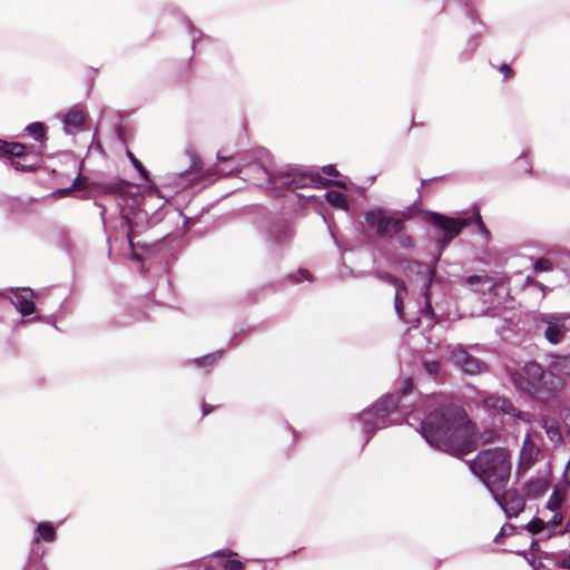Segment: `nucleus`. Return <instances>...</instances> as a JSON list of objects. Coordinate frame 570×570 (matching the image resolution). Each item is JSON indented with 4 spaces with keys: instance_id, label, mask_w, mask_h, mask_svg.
<instances>
[{
    "instance_id": "1",
    "label": "nucleus",
    "mask_w": 570,
    "mask_h": 570,
    "mask_svg": "<svg viewBox=\"0 0 570 570\" xmlns=\"http://www.w3.org/2000/svg\"><path fill=\"white\" fill-rule=\"evenodd\" d=\"M426 406L429 413L420 423V433L431 446L452 455H463L474 449L478 438L464 411L441 404L435 396L426 397Z\"/></svg>"
},
{
    "instance_id": "2",
    "label": "nucleus",
    "mask_w": 570,
    "mask_h": 570,
    "mask_svg": "<svg viewBox=\"0 0 570 570\" xmlns=\"http://www.w3.org/2000/svg\"><path fill=\"white\" fill-rule=\"evenodd\" d=\"M470 468L488 489L494 492L493 487H503L510 479V453L503 448L484 450L471 462Z\"/></svg>"
},
{
    "instance_id": "3",
    "label": "nucleus",
    "mask_w": 570,
    "mask_h": 570,
    "mask_svg": "<svg viewBox=\"0 0 570 570\" xmlns=\"http://www.w3.org/2000/svg\"><path fill=\"white\" fill-rule=\"evenodd\" d=\"M399 399L389 395L381 399L371 409L364 411L358 419L364 423L366 430V442L371 435L377 430L391 424L399 423Z\"/></svg>"
},
{
    "instance_id": "4",
    "label": "nucleus",
    "mask_w": 570,
    "mask_h": 570,
    "mask_svg": "<svg viewBox=\"0 0 570 570\" xmlns=\"http://www.w3.org/2000/svg\"><path fill=\"white\" fill-rule=\"evenodd\" d=\"M428 222L441 234L438 239L440 254L461 233L462 228L472 223L471 218H451L439 213L428 214Z\"/></svg>"
},
{
    "instance_id": "5",
    "label": "nucleus",
    "mask_w": 570,
    "mask_h": 570,
    "mask_svg": "<svg viewBox=\"0 0 570 570\" xmlns=\"http://www.w3.org/2000/svg\"><path fill=\"white\" fill-rule=\"evenodd\" d=\"M281 184L291 190L305 188L311 185L327 188L330 186L345 187L342 180H331L316 173H291L281 175Z\"/></svg>"
},
{
    "instance_id": "6",
    "label": "nucleus",
    "mask_w": 570,
    "mask_h": 570,
    "mask_svg": "<svg viewBox=\"0 0 570 570\" xmlns=\"http://www.w3.org/2000/svg\"><path fill=\"white\" fill-rule=\"evenodd\" d=\"M365 219L368 226L382 236L396 234L403 226V218L391 216L381 208L367 212Z\"/></svg>"
},
{
    "instance_id": "7",
    "label": "nucleus",
    "mask_w": 570,
    "mask_h": 570,
    "mask_svg": "<svg viewBox=\"0 0 570 570\" xmlns=\"http://www.w3.org/2000/svg\"><path fill=\"white\" fill-rule=\"evenodd\" d=\"M483 406L485 412L490 416H493L494 420L504 415L518 417L524 422H530L532 420L529 413L517 410L508 400L499 396L487 397L483 402Z\"/></svg>"
},
{
    "instance_id": "8",
    "label": "nucleus",
    "mask_w": 570,
    "mask_h": 570,
    "mask_svg": "<svg viewBox=\"0 0 570 570\" xmlns=\"http://www.w3.org/2000/svg\"><path fill=\"white\" fill-rule=\"evenodd\" d=\"M542 373L543 370L538 363L528 362L524 364L521 372L511 374V380L518 390L532 394Z\"/></svg>"
},
{
    "instance_id": "9",
    "label": "nucleus",
    "mask_w": 570,
    "mask_h": 570,
    "mask_svg": "<svg viewBox=\"0 0 570 570\" xmlns=\"http://www.w3.org/2000/svg\"><path fill=\"white\" fill-rule=\"evenodd\" d=\"M540 321L546 324L544 337L551 344L562 342L566 332L570 331V314L546 315Z\"/></svg>"
},
{
    "instance_id": "10",
    "label": "nucleus",
    "mask_w": 570,
    "mask_h": 570,
    "mask_svg": "<svg viewBox=\"0 0 570 570\" xmlns=\"http://www.w3.org/2000/svg\"><path fill=\"white\" fill-rule=\"evenodd\" d=\"M553 372L554 371L549 368V371L547 373L543 372L539 379L540 381L532 395H534L540 401H548L563 387L564 380Z\"/></svg>"
},
{
    "instance_id": "11",
    "label": "nucleus",
    "mask_w": 570,
    "mask_h": 570,
    "mask_svg": "<svg viewBox=\"0 0 570 570\" xmlns=\"http://www.w3.org/2000/svg\"><path fill=\"white\" fill-rule=\"evenodd\" d=\"M492 493L508 518L517 517L524 510L525 499L518 490H509L503 494Z\"/></svg>"
},
{
    "instance_id": "12",
    "label": "nucleus",
    "mask_w": 570,
    "mask_h": 570,
    "mask_svg": "<svg viewBox=\"0 0 570 570\" xmlns=\"http://www.w3.org/2000/svg\"><path fill=\"white\" fill-rule=\"evenodd\" d=\"M566 494L562 491L554 490L548 502L544 507V513H550V517L547 519V523L552 527H558L563 521V514L561 512L562 505L564 503Z\"/></svg>"
},
{
    "instance_id": "13",
    "label": "nucleus",
    "mask_w": 570,
    "mask_h": 570,
    "mask_svg": "<svg viewBox=\"0 0 570 570\" xmlns=\"http://www.w3.org/2000/svg\"><path fill=\"white\" fill-rule=\"evenodd\" d=\"M13 294L12 304L18 308V311L23 315H31L35 309V298L36 295L30 288H16L11 289Z\"/></svg>"
},
{
    "instance_id": "14",
    "label": "nucleus",
    "mask_w": 570,
    "mask_h": 570,
    "mask_svg": "<svg viewBox=\"0 0 570 570\" xmlns=\"http://www.w3.org/2000/svg\"><path fill=\"white\" fill-rule=\"evenodd\" d=\"M539 449L533 443L530 434H527L523 444L520 451L519 464L517 468V473L522 474L529 470V468L534 462L535 456L538 455Z\"/></svg>"
},
{
    "instance_id": "15",
    "label": "nucleus",
    "mask_w": 570,
    "mask_h": 570,
    "mask_svg": "<svg viewBox=\"0 0 570 570\" xmlns=\"http://www.w3.org/2000/svg\"><path fill=\"white\" fill-rule=\"evenodd\" d=\"M450 360L458 366H460L465 373L474 374L479 372L481 365L480 362L471 357L465 350L458 347L451 352Z\"/></svg>"
},
{
    "instance_id": "16",
    "label": "nucleus",
    "mask_w": 570,
    "mask_h": 570,
    "mask_svg": "<svg viewBox=\"0 0 570 570\" xmlns=\"http://www.w3.org/2000/svg\"><path fill=\"white\" fill-rule=\"evenodd\" d=\"M550 488V474L546 473L535 478H531L525 482L523 491L530 499H537L548 492Z\"/></svg>"
},
{
    "instance_id": "17",
    "label": "nucleus",
    "mask_w": 570,
    "mask_h": 570,
    "mask_svg": "<svg viewBox=\"0 0 570 570\" xmlns=\"http://www.w3.org/2000/svg\"><path fill=\"white\" fill-rule=\"evenodd\" d=\"M87 119V112L83 107L77 105L68 110L65 116V126L72 129L81 128Z\"/></svg>"
},
{
    "instance_id": "18",
    "label": "nucleus",
    "mask_w": 570,
    "mask_h": 570,
    "mask_svg": "<svg viewBox=\"0 0 570 570\" xmlns=\"http://www.w3.org/2000/svg\"><path fill=\"white\" fill-rule=\"evenodd\" d=\"M549 368L560 377H570V355H557L550 361Z\"/></svg>"
},
{
    "instance_id": "19",
    "label": "nucleus",
    "mask_w": 570,
    "mask_h": 570,
    "mask_svg": "<svg viewBox=\"0 0 570 570\" xmlns=\"http://www.w3.org/2000/svg\"><path fill=\"white\" fill-rule=\"evenodd\" d=\"M217 160L220 163L225 161H234V166L229 169L225 168H217L215 171L219 174L220 176H228L233 174H237L242 170L243 164L240 161V154L233 155V156H225L222 151L217 154Z\"/></svg>"
},
{
    "instance_id": "20",
    "label": "nucleus",
    "mask_w": 570,
    "mask_h": 570,
    "mask_svg": "<svg viewBox=\"0 0 570 570\" xmlns=\"http://www.w3.org/2000/svg\"><path fill=\"white\" fill-rule=\"evenodd\" d=\"M389 281L395 287L394 308H395V312L397 313L399 317L402 318L403 317V295H405L407 292L406 287L401 281H399L392 276L389 277Z\"/></svg>"
},
{
    "instance_id": "21",
    "label": "nucleus",
    "mask_w": 570,
    "mask_h": 570,
    "mask_svg": "<svg viewBox=\"0 0 570 570\" xmlns=\"http://www.w3.org/2000/svg\"><path fill=\"white\" fill-rule=\"evenodd\" d=\"M423 274L425 275V279L423 283V295L425 298V307H424V309H422V314H431L430 286L432 284V281L434 277V271L428 266H424Z\"/></svg>"
},
{
    "instance_id": "22",
    "label": "nucleus",
    "mask_w": 570,
    "mask_h": 570,
    "mask_svg": "<svg viewBox=\"0 0 570 570\" xmlns=\"http://www.w3.org/2000/svg\"><path fill=\"white\" fill-rule=\"evenodd\" d=\"M541 426L546 430L547 436L553 444H558L562 441L560 428L557 422L542 417Z\"/></svg>"
},
{
    "instance_id": "23",
    "label": "nucleus",
    "mask_w": 570,
    "mask_h": 570,
    "mask_svg": "<svg viewBox=\"0 0 570 570\" xmlns=\"http://www.w3.org/2000/svg\"><path fill=\"white\" fill-rule=\"evenodd\" d=\"M38 537L35 539L36 542H39L40 539L52 542L56 540L57 532L55 527L50 522H41L37 527Z\"/></svg>"
},
{
    "instance_id": "24",
    "label": "nucleus",
    "mask_w": 570,
    "mask_h": 570,
    "mask_svg": "<svg viewBox=\"0 0 570 570\" xmlns=\"http://www.w3.org/2000/svg\"><path fill=\"white\" fill-rule=\"evenodd\" d=\"M173 73L178 81H188L191 76L190 60H185L181 63L173 66Z\"/></svg>"
},
{
    "instance_id": "25",
    "label": "nucleus",
    "mask_w": 570,
    "mask_h": 570,
    "mask_svg": "<svg viewBox=\"0 0 570 570\" xmlns=\"http://www.w3.org/2000/svg\"><path fill=\"white\" fill-rule=\"evenodd\" d=\"M542 518H535L527 524V530L532 534L541 533L546 528H553L547 523V519L549 518L544 512H542Z\"/></svg>"
},
{
    "instance_id": "26",
    "label": "nucleus",
    "mask_w": 570,
    "mask_h": 570,
    "mask_svg": "<svg viewBox=\"0 0 570 570\" xmlns=\"http://www.w3.org/2000/svg\"><path fill=\"white\" fill-rule=\"evenodd\" d=\"M7 156L22 158L27 155V147L20 142H8L7 141Z\"/></svg>"
},
{
    "instance_id": "27",
    "label": "nucleus",
    "mask_w": 570,
    "mask_h": 570,
    "mask_svg": "<svg viewBox=\"0 0 570 570\" xmlns=\"http://www.w3.org/2000/svg\"><path fill=\"white\" fill-rule=\"evenodd\" d=\"M220 356L222 353L208 354L203 357L196 358L194 363L199 367H210L217 363Z\"/></svg>"
},
{
    "instance_id": "28",
    "label": "nucleus",
    "mask_w": 570,
    "mask_h": 570,
    "mask_svg": "<svg viewBox=\"0 0 570 570\" xmlns=\"http://www.w3.org/2000/svg\"><path fill=\"white\" fill-rule=\"evenodd\" d=\"M26 130L35 136L36 140H42L46 137V127L42 122H32L27 126Z\"/></svg>"
},
{
    "instance_id": "29",
    "label": "nucleus",
    "mask_w": 570,
    "mask_h": 570,
    "mask_svg": "<svg viewBox=\"0 0 570 570\" xmlns=\"http://www.w3.org/2000/svg\"><path fill=\"white\" fill-rule=\"evenodd\" d=\"M326 199L328 203H331L332 205H334L336 207L344 208L346 206V199H345L344 195L340 191H335V190L328 191L326 194Z\"/></svg>"
},
{
    "instance_id": "30",
    "label": "nucleus",
    "mask_w": 570,
    "mask_h": 570,
    "mask_svg": "<svg viewBox=\"0 0 570 570\" xmlns=\"http://www.w3.org/2000/svg\"><path fill=\"white\" fill-rule=\"evenodd\" d=\"M553 269V265L551 261L548 258H540L534 264V272L535 273H544V272H551Z\"/></svg>"
},
{
    "instance_id": "31",
    "label": "nucleus",
    "mask_w": 570,
    "mask_h": 570,
    "mask_svg": "<svg viewBox=\"0 0 570 570\" xmlns=\"http://www.w3.org/2000/svg\"><path fill=\"white\" fill-rule=\"evenodd\" d=\"M128 157L130 158L134 167L140 173L141 177L145 179V180H148V171L147 169L144 167V165L134 156L132 153L128 151Z\"/></svg>"
},
{
    "instance_id": "32",
    "label": "nucleus",
    "mask_w": 570,
    "mask_h": 570,
    "mask_svg": "<svg viewBox=\"0 0 570 570\" xmlns=\"http://www.w3.org/2000/svg\"><path fill=\"white\" fill-rule=\"evenodd\" d=\"M222 567L225 570H244V564L242 561L236 559H227L222 563Z\"/></svg>"
},
{
    "instance_id": "33",
    "label": "nucleus",
    "mask_w": 570,
    "mask_h": 570,
    "mask_svg": "<svg viewBox=\"0 0 570 570\" xmlns=\"http://www.w3.org/2000/svg\"><path fill=\"white\" fill-rule=\"evenodd\" d=\"M8 165L13 167L17 171H35L36 167L33 165H24L18 160L9 159Z\"/></svg>"
},
{
    "instance_id": "34",
    "label": "nucleus",
    "mask_w": 570,
    "mask_h": 570,
    "mask_svg": "<svg viewBox=\"0 0 570 570\" xmlns=\"http://www.w3.org/2000/svg\"><path fill=\"white\" fill-rule=\"evenodd\" d=\"M424 368L430 375H435L440 370V363L438 361H426Z\"/></svg>"
},
{
    "instance_id": "35",
    "label": "nucleus",
    "mask_w": 570,
    "mask_h": 570,
    "mask_svg": "<svg viewBox=\"0 0 570 570\" xmlns=\"http://www.w3.org/2000/svg\"><path fill=\"white\" fill-rule=\"evenodd\" d=\"M514 530H515V528L512 524H510V523L503 524L501 530L499 531V533L495 535L494 541H499V539L501 537L509 535V534L513 533Z\"/></svg>"
},
{
    "instance_id": "36",
    "label": "nucleus",
    "mask_w": 570,
    "mask_h": 570,
    "mask_svg": "<svg viewBox=\"0 0 570 570\" xmlns=\"http://www.w3.org/2000/svg\"><path fill=\"white\" fill-rule=\"evenodd\" d=\"M399 244L404 248H412L414 246V239L410 235H400L399 237Z\"/></svg>"
},
{
    "instance_id": "37",
    "label": "nucleus",
    "mask_w": 570,
    "mask_h": 570,
    "mask_svg": "<svg viewBox=\"0 0 570 570\" xmlns=\"http://www.w3.org/2000/svg\"><path fill=\"white\" fill-rule=\"evenodd\" d=\"M86 184H87V177L79 174L70 187L72 188V190H78V189L85 188Z\"/></svg>"
},
{
    "instance_id": "38",
    "label": "nucleus",
    "mask_w": 570,
    "mask_h": 570,
    "mask_svg": "<svg viewBox=\"0 0 570 570\" xmlns=\"http://www.w3.org/2000/svg\"><path fill=\"white\" fill-rule=\"evenodd\" d=\"M220 406H222V404L212 405V404L203 401V403H202V415H203V417L209 415L215 409H218Z\"/></svg>"
},
{
    "instance_id": "39",
    "label": "nucleus",
    "mask_w": 570,
    "mask_h": 570,
    "mask_svg": "<svg viewBox=\"0 0 570 570\" xmlns=\"http://www.w3.org/2000/svg\"><path fill=\"white\" fill-rule=\"evenodd\" d=\"M298 274L301 277H296V275L291 276L294 279V282H301L302 279L309 282L313 281V276L307 269H299Z\"/></svg>"
},
{
    "instance_id": "40",
    "label": "nucleus",
    "mask_w": 570,
    "mask_h": 570,
    "mask_svg": "<svg viewBox=\"0 0 570 570\" xmlns=\"http://www.w3.org/2000/svg\"><path fill=\"white\" fill-rule=\"evenodd\" d=\"M127 226V230H126V237H127V240L130 245L131 248H134V242H132V226H131V222L128 217L125 218V222H124Z\"/></svg>"
},
{
    "instance_id": "41",
    "label": "nucleus",
    "mask_w": 570,
    "mask_h": 570,
    "mask_svg": "<svg viewBox=\"0 0 570 570\" xmlns=\"http://www.w3.org/2000/svg\"><path fill=\"white\" fill-rule=\"evenodd\" d=\"M322 173L325 174L326 176H331V177H337L338 176V171L335 168V166H333V165L324 166L322 168Z\"/></svg>"
},
{
    "instance_id": "42",
    "label": "nucleus",
    "mask_w": 570,
    "mask_h": 570,
    "mask_svg": "<svg viewBox=\"0 0 570 570\" xmlns=\"http://www.w3.org/2000/svg\"><path fill=\"white\" fill-rule=\"evenodd\" d=\"M72 193V188L71 187H68V188H61V189H57L52 193V196L53 197H67L69 196L70 194Z\"/></svg>"
},
{
    "instance_id": "43",
    "label": "nucleus",
    "mask_w": 570,
    "mask_h": 570,
    "mask_svg": "<svg viewBox=\"0 0 570 570\" xmlns=\"http://www.w3.org/2000/svg\"><path fill=\"white\" fill-rule=\"evenodd\" d=\"M413 389V382L410 377L405 379L402 383V393L409 394Z\"/></svg>"
},
{
    "instance_id": "44",
    "label": "nucleus",
    "mask_w": 570,
    "mask_h": 570,
    "mask_svg": "<svg viewBox=\"0 0 570 570\" xmlns=\"http://www.w3.org/2000/svg\"><path fill=\"white\" fill-rule=\"evenodd\" d=\"M558 564L563 568V569H569L570 570V553H567L564 556H562L559 560H558Z\"/></svg>"
},
{
    "instance_id": "45",
    "label": "nucleus",
    "mask_w": 570,
    "mask_h": 570,
    "mask_svg": "<svg viewBox=\"0 0 570 570\" xmlns=\"http://www.w3.org/2000/svg\"><path fill=\"white\" fill-rule=\"evenodd\" d=\"M485 281H488V278H487V277H482V276H470V277L468 278V281H466V282H468V284H469V285L474 286V285H478V284H480V283H482V282H485Z\"/></svg>"
},
{
    "instance_id": "46",
    "label": "nucleus",
    "mask_w": 570,
    "mask_h": 570,
    "mask_svg": "<svg viewBox=\"0 0 570 570\" xmlns=\"http://www.w3.org/2000/svg\"><path fill=\"white\" fill-rule=\"evenodd\" d=\"M235 554L234 552H232L230 550H220L218 552H216L214 556L216 558H227V557H230Z\"/></svg>"
},
{
    "instance_id": "47",
    "label": "nucleus",
    "mask_w": 570,
    "mask_h": 570,
    "mask_svg": "<svg viewBox=\"0 0 570 570\" xmlns=\"http://www.w3.org/2000/svg\"><path fill=\"white\" fill-rule=\"evenodd\" d=\"M527 284H533L535 285L537 287H539L541 291H542V296H544V291H546V286L540 284V283H537L534 282L531 277H528L527 281H525Z\"/></svg>"
},
{
    "instance_id": "48",
    "label": "nucleus",
    "mask_w": 570,
    "mask_h": 570,
    "mask_svg": "<svg viewBox=\"0 0 570 570\" xmlns=\"http://www.w3.org/2000/svg\"><path fill=\"white\" fill-rule=\"evenodd\" d=\"M7 148H8L7 141L0 139V157L7 156V151H6Z\"/></svg>"
},
{
    "instance_id": "49",
    "label": "nucleus",
    "mask_w": 570,
    "mask_h": 570,
    "mask_svg": "<svg viewBox=\"0 0 570 570\" xmlns=\"http://www.w3.org/2000/svg\"><path fill=\"white\" fill-rule=\"evenodd\" d=\"M563 478H564V482L570 485V459H569L568 465L566 468Z\"/></svg>"
},
{
    "instance_id": "50",
    "label": "nucleus",
    "mask_w": 570,
    "mask_h": 570,
    "mask_svg": "<svg viewBox=\"0 0 570 570\" xmlns=\"http://www.w3.org/2000/svg\"><path fill=\"white\" fill-rule=\"evenodd\" d=\"M473 220H475V223L478 224L479 228L484 233L487 234V230H485V227L483 225V223L481 222V217L480 215H475Z\"/></svg>"
},
{
    "instance_id": "51",
    "label": "nucleus",
    "mask_w": 570,
    "mask_h": 570,
    "mask_svg": "<svg viewBox=\"0 0 570 570\" xmlns=\"http://www.w3.org/2000/svg\"><path fill=\"white\" fill-rule=\"evenodd\" d=\"M500 71L504 75V77L507 78L508 75L510 73L511 69L508 65H502L500 67Z\"/></svg>"
},
{
    "instance_id": "52",
    "label": "nucleus",
    "mask_w": 570,
    "mask_h": 570,
    "mask_svg": "<svg viewBox=\"0 0 570 570\" xmlns=\"http://www.w3.org/2000/svg\"><path fill=\"white\" fill-rule=\"evenodd\" d=\"M108 191H110V193H118V191H119V187H117V186H110V187L108 188Z\"/></svg>"
},
{
    "instance_id": "53",
    "label": "nucleus",
    "mask_w": 570,
    "mask_h": 570,
    "mask_svg": "<svg viewBox=\"0 0 570 570\" xmlns=\"http://www.w3.org/2000/svg\"><path fill=\"white\" fill-rule=\"evenodd\" d=\"M534 570H544V569H543V568H541V567H538V568H537V567H534Z\"/></svg>"
},
{
    "instance_id": "54",
    "label": "nucleus",
    "mask_w": 570,
    "mask_h": 570,
    "mask_svg": "<svg viewBox=\"0 0 570 570\" xmlns=\"http://www.w3.org/2000/svg\"><path fill=\"white\" fill-rule=\"evenodd\" d=\"M205 570H210V566H206Z\"/></svg>"
}]
</instances>
